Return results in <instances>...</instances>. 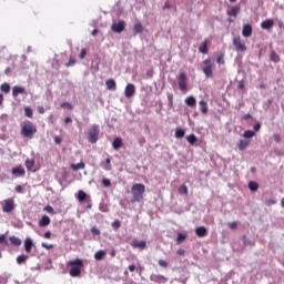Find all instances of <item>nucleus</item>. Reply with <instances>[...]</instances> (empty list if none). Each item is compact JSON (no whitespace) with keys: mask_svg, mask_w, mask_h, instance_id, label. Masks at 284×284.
I'll use <instances>...</instances> for the list:
<instances>
[{"mask_svg":"<svg viewBox=\"0 0 284 284\" xmlns=\"http://www.w3.org/2000/svg\"><path fill=\"white\" fill-rule=\"evenodd\" d=\"M19 94H28V93L26 92V88L19 87V85L13 87V88H12V97H13V99H17V97H18Z\"/></svg>","mask_w":284,"mask_h":284,"instance_id":"obj_11","label":"nucleus"},{"mask_svg":"<svg viewBox=\"0 0 284 284\" xmlns=\"http://www.w3.org/2000/svg\"><path fill=\"white\" fill-rule=\"evenodd\" d=\"M185 239H187V235L183 234V233H178V237H176V243L178 245H181V243L183 241H185Z\"/></svg>","mask_w":284,"mask_h":284,"instance_id":"obj_38","label":"nucleus"},{"mask_svg":"<svg viewBox=\"0 0 284 284\" xmlns=\"http://www.w3.org/2000/svg\"><path fill=\"white\" fill-rule=\"evenodd\" d=\"M237 223L236 222H231V223H229V227L231 229V230H236V227H237Z\"/></svg>","mask_w":284,"mask_h":284,"instance_id":"obj_57","label":"nucleus"},{"mask_svg":"<svg viewBox=\"0 0 284 284\" xmlns=\"http://www.w3.org/2000/svg\"><path fill=\"white\" fill-rule=\"evenodd\" d=\"M102 185L104 186V187H110L111 185H112V182L110 181V179H103L102 180Z\"/></svg>","mask_w":284,"mask_h":284,"instance_id":"obj_43","label":"nucleus"},{"mask_svg":"<svg viewBox=\"0 0 284 284\" xmlns=\"http://www.w3.org/2000/svg\"><path fill=\"white\" fill-rule=\"evenodd\" d=\"M91 233L94 234V236H99V234H101V231L97 226H93L91 229Z\"/></svg>","mask_w":284,"mask_h":284,"instance_id":"obj_47","label":"nucleus"},{"mask_svg":"<svg viewBox=\"0 0 284 284\" xmlns=\"http://www.w3.org/2000/svg\"><path fill=\"white\" fill-rule=\"evenodd\" d=\"M105 85L108 90H116V82L113 79L106 80Z\"/></svg>","mask_w":284,"mask_h":284,"instance_id":"obj_28","label":"nucleus"},{"mask_svg":"<svg viewBox=\"0 0 284 284\" xmlns=\"http://www.w3.org/2000/svg\"><path fill=\"white\" fill-rule=\"evenodd\" d=\"M24 165H26L27 170H32V168H34V159L26 160Z\"/></svg>","mask_w":284,"mask_h":284,"instance_id":"obj_37","label":"nucleus"},{"mask_svg":"<svg viewBox=\"0 0 284 284\" xmlns=\"http://www.w3.org/2000/svg\"><path fill=\"white\" fill-rule=\"evenodd\" d=\"M87 199H88V193H85V191L78 192V201L80 203H83V201H85Z\"/></svg>","mask_w":284,"mask_h":284,"instance_id":"obj_30","label":"nucleus"},{"mask_svg":"<svg viewBox=\"0 0 284 284\" xmlns=\"http://www.w3.org/2000/svg\"><path fill=\"white\" fill-rule=\"evenodd\" d=\"M41 247H44V250H52V247H54V245L53 244H48L45 242H42L41 243Z\"/></svg>","mask_w":284,"mask_h":284,"instance_id":"obj_45","label":"nucleus"},{"mask_svg":"<svg viewBox=\"0 0 284 284\" xmlns=\"http://www.w3.org/2000/svg\"><path fill=\"white\" fill-rule=\"evenodd\" d=\"M53 141L57 145H61V136L59 135L54 136Z\"/></svg>","mask_w":284,"mask_h":284,"instance_id":"obj_58","label":"nucleus"},{"mask_svg":"<svg viewBox=\"0 0 284 284\" xmlns=\"http://www.w3.org/2000/svg\"><path fill=\"white\" fill-rule=\"evenodd\" d=\"M14 210V199H7L2 201V212L10 214Z\"/></svg>","mask_w":284,"mask_h":284,"instance_id":"obj_7","label":"nucleus"},{"mask_svg":"<svg viewBox=\"0 0 284 284\" xmlns=\"http://www.w3.org/2000/svg\"><path fill=\"white\" fill-rule=\"evenodd\" d=\"M195 234L200 239H204V236H207V229L205 226H197L195 229Z\"/></svg>","mask_w":284,"mask_h":284,"instance_id":"obj_16","label":"nucleus"},{"mask_svg":"<svg viewBox=\"0 0 284 284\" xmlns=\"http://www.w3.org/2000/svg\"><path fill=\"white\" fill-rule=\"evenodd\" d=\"M110 163H111V160H110V158H108V159L104 161V165H106V166L104 168V170H110Z\"/></svg>","mask_w":284,"mask_h":284,"instance_id":"obj_56","label":"nucleus"},{"mask_svg":"<svg viewBox=\"0 0 284 284\" xmlns=\"http://www.w3.org/2000/svg\"><path fill=\"white\" fill-rule=\"evenodd\" d=\"M243 244L244 245H252V242L250 240H247V236L243 235Z\"/></svg>","mask_w":284,"mask_h":284,"instance_id":"obj_55","label":"nucleus"},{"mask_svg":"<svg viewBox=\"0 0 284 284\" xmlns=\"http://www.w3.org/2000/svg\"><path fill=\"white\" fill-rule=\"evenodd\" d=\"M50 223V216L43 215L39 222L40 227H47V225Z\"/></svg>","mask_w":284,"mask_h":284,"instance_id":"obj_26","label":"nucleus"},{"mask_svg":"<svg viewBox=\"0 0 284 284\" xmlns=\"http://www.w3.org/2000/svg\"><path fill=\"white\" fill-rule=\"evenodd\" d=\"M200 108H201V112L203 114H207V102H205L204 100L199 102Z\"/></svg>","mask_w":284,"mask_h":284,"instance_id":"obj_35","label":"nucleus"},{"mask_svg":"<svg viewBox=\"0 0 284 284\" xmlns=\"http://www.w3.org/2000/svg\"><path fill=\"white\" fill-rule=\"evenodd\" d=\"M183 136H185V130H183V129H176V130H175V138H176V139H183Z\"/></svg>","mask_w":284,"mask_h":284,"instance_id":"obj_39","label":"nucleus"},{"mask_svg":"<svg viewBox=\"0 0 284 284\" xmlns=\"http://www.w3.org/2000/svg\"><path fill=\"white\" fill-rule=\"evenodd\" d=\"M131 245H132V247H139L140 250H145V247H146L145 241H139V240H134L131 243Z\"/></svg>","mask_w":284,"mask_h":284,"instance_id":"obj_17","label":"nucleus"},{"mask_svg":"<svg viewBox=\"0 0 284 284\" xmlns=\"http://www.w3.org/2000/svg\"><path fill=\"white\" fill-rule=\"evenodd\" d=\"M173 99H174V95L172 93H168L169 105H173L174 104Z\"/></svg>","mask_w":284,"mask_h":284,"instance_id":"obj_49","label":"nucleus"},{"mask_svg":"<svg viewBox=\"0 0 284 284\" xmlns=\"http://www.w3.org/2000/svg\"><path fill=\"white\" fill-rule=\"evenodd\" d=\"M161 278L168 281V278H165V276L163 275L151 274L150 276V281H152L153 283H161Z\"/></svg>","mask_w":284,"mask_h":284,"instance_id":"obj_25","label":"nucleus"},{"mask_svg":"<svg viewBox=\"0 0 284 284\" xmlns=\"http://www.w3.org/2000/svg\"><path fill=\"white\" fill-rule=\"evenodd\" d=\"M253 130L254 132H258V130H261V123H255Z\"/></svg>","mask_w":284,"mask_h":284,"instance_id":"obj_61","label":"nucleus"},{"mask_svg":"<svg viewBox=\"0 0 284 284\" xmlns=\"http://www.w3.org/2000/svg\"><path fill=\"white\" fill-rule=\"evenodd\" d=\"M0 245H8V240L6 239V234L0 235Z\"/></svg>","mask_w":284,"mask_h":284,"instance_id":"obj_44","label":"nucleus"},{"mask_svg":"<svg viewBox=\"0 0 284 284\" xmlns=\"http://www.w3.org/2000/svg\"><path fill=\"white\" fill-rule=\"evenodd\" d=\"M119 227H121V221L114 220V221L112 222V229H113V230H119Z\"/></svg>","mask_w":284,"mask_h":284,"instance_id":"obj_42","label":"nucleus"},{"mask_svg":"<svg viewBox=\"0 0 284 284\" xmlns=\"http://www.w3.org/2000/svg\"><path fill=\"white\" fill-rule=\"evenodd\" d=\"M202 72L206 79H212V77H214V62H212V59L207 58L203 60Z\"/></svg>","mask_w":284,"mask_h":284,"instance_id":"obj_3","label":"nucleus"},{"mask_svg":"<svg viewBox=\"0 0 284 284\" xmlns=\"http://www.w3.org/2000/svg\"><path fill=\"white\" fill-rule=\"evenodd\" d=\"M45 212H48L49 214H52V212H54V209L50 205L44 207Z\"/></svg>","mask_w":284,"mask_h":284,"instance_id":"obj_59","label":"nucleus"},{"mask_svg":"<svg viewBox=\"0 0 284 284\" xmlns=\"http://www.w3.org/2000/svg\"><path fill=\"white\" fill-rule=\"evenodd\" d=\"M0 90L1 92H4V94L10 93V83L4 82L0 85Z\"/></svg>","mask_w":284,"mask_h":284,"instance_id":"obj_34","label":"nucleus"},{"mask_svg":"<svg viewBox=\"0 0 284 284\" xmlns=\"http://www.w3.org/2000/svg\"><path fill=\"white\" fill-rule=\"evenodd\" d=\"M113 150H120V148H123V140L121 138H115L112 142Z\"/></svg>","mask_w":284,"mask_h":284,"instance_id":"obj_19","label":"nucleus"},{"mask_svg":"<svg viewBox=\"0 0 284 284\" xmlns=\"http://www.w3.org/2000/svg\"><path fill=\"white\" fill-rule=\"evenodd\" d=\"M135 93H136V88L134 87V84L132 83L126 84L124 89V95L126 97V99H131V97H134Z\"/></svg>","mask_w":284,"mask_h":284,"instance_id":"obj_10","label":"nucleus"},{"mask_svg":"<svg viewBox=\"0 0 284 284\" xmlns=\"http://www.w3.org/2000/svg\"><path fill=\"white\" fill-rule=\"evenodd\" d=\"M32 247H34V242L32 241V239L27 237L24 240V251L30 254L32 252Z\"/></svg>","mask_w":284,"mask_h":284,"instance_id":"obj_15","label":"nucleus"},{"mask_svg":"<svg viewBox=\"0 0 284 284\" xmlns=\"http://www.w3.org/2000/svg\"><path fill=\"white\" fill-rule=\"evenodd\" d=\"M242 36L245 39H250L252 37V24H244L242 28Z\"/></svg>","mask_w":284,"mask_h":284,"instance_id":"obj_12","label":"nucleus"},{"mask_svg":"<svg viewBox=\"0 0 284 284\" xmlns=\"http://www.w3.org/2000/svg\"><path fill=\"white\" fill-rule=\"evenodd\" d=\"M233 45L237 52H246L247 47H245V43L241 42V37H235L233 39Z\"/></svg>","mask_w":284,"mask_h":284,"instance_id":"obj_9","label":"nucleus"},{"mask_svg":"<svg viewBox=\"0 0 284 284\" xmlns=\"http://www.w3.org/2000/svg\"><path fill=\"white\" fill-rule=\"evenodd\" d=\"M216 61H217L219 65H223L225 63L223 55L217 57Z\"/></svg>","mask_w":284,"mask_h":284,"instance_id":"obj_54","label":"nucleus"},{"mask_svg":"<svg viewBox=\"0 0 284 284\" xmlns=\"http://www.w3.org/2000/svg\"><path fill=\"white\" fill-rule=\"evenodd\" d=\"M131 194L133 195L131 203H141L143 194H145V185L141 183L133 184L131 187Z\"/></svg>","mask_w":284,"mask_h":284,"instance_id":"obj_1","label":"nucleus"},{"mask_svg":"<svg viewBox=\"0 0 284 284\" xmlns=\"http://www.w3.org/2000/svg\"><path fill=\"white\" fill-rule=\"evenodd\" d=\"M30 258V256H28V255H18V257H17V263H18V265H26V263L28 262V260Z\"/></svg>","mask_w":284,"mask_h":284,"instance_id":"obj_23","label":"nucleus"},{"mask_svg":"<svg viewBox=\"0 0 284 284\" xmlns=\"http://www.w3.org/2000/svg\"><path fill=\"white\" fill-rule=\"evenodd\" d=\"M68 266L71 267L69 270L70 276H72V278H78V276H81V267H83V260L77 258V260L70 261L68 263Z\"/></svg>","mask_w":284,"mask_h":284,"instance_id":"obj_2","label":"nucleus"},{"mask_svg":"<svg viewBox=\"0 0 284 284\" xmlns=\"http://www.w3.org/2000/svg\"><path fill=\"white\" fill-rule=\"evenodd\" d=\"M270 61H272L273 63H278V61H281V58L278 57V53L275 52L274 50H271Z\"/></svg>","mask_w":284,"mask_h":284,"instance_id":"obj_24","label":"nucleus"},{"mask_svg":"<svg viewBox=\"0 0 284 284\" xmlns=\"http://www.w3.org/2000/svg\"><path fill=\"white\" fill-rule=\"evenodd\" d=\"M261 28H262V30H272V28H274V20L266 19V20L262 21Z\"/></svg>","mask_w":284,"mask_h":284,"instance_id":"obj_13","label":"nucleus"},{"mask_svg":"<svg viewBox=\"0 0 284 284\" xmlns=\"http://www.w3.org/2000/svg\"><path fill=\"white\" fill-rule=\"evenodd\" d=\"M248 190L251 192H258V183H256L255 181L248 182Z\"/></svg>","mask_w":284,"mask_h":284,"instance_id":"obj_31","label":"nucleus"},{"mask_svg":"<svg viewBox=\"0 0 284 284\" xmlns=\"http://www.w3.org/2000/svg\"><path fill=\"white\" fill-rule=\"evenodd\" d=\"M9 241H10L11 245H16V246L21 245V239L17 237L14 235L10 236Z\"/></svg>","mask_w":284,"mask_h":284,"instance_id":"obj_32","label":"nucleus"},{"mask_svg":"<svg viewBox=\"0 0 284 284\" xmlns=\"http://www.w3.org/2000/svg\"><path fill=\"white\" fill-rule=\"evenodd\" d=\"M136 266L134 264L129 265V272H134Z\"/></svg>","mask_w":284,"mask_h":284,"instance_id":"obj_64","label":"nucleus"},{"mask_svg":"<svg viewBox=\"0 0 284 284\" xmlns=\"http://www.w3.org/2000/svg\"><path fill=\"white\" fill-rule=\"evenodd\" d=\"M77 61L73 58L69 59V62L67 63V68H72V65H75Z\"/></svg>","mask_w":284,"mask_h":284,"instance_id":"obj_48","label":"nucleus"},{"mask_svg":"<svg viewBox=\"0 0 284 284\" xmlns=\"http://www.w3.org/2000/svg\"><path fill=\"white\" fill-rule=\"evenodd\" d=\"M255 132L252 130L244 131L243 136L244 139H252L254 136Z\"/></svg>","mask_w":284,"mask_h":284,"instance_id":"obj_41","label":"nucleus"},{"mask_svg":"<svg viewBox=\"0 0 284 284\" xmlns=\"http://www.w3.org/2000/svg\"><path fill=\"white\" fill-rule=\"evenodd\" d=\"M158 264L160 265V267H168V262H165L164 260H159Z\"/></svg>","mask_w":284,"mask_h":284,"instance_id":"obj_53","label":"nucleus"},{"mask_svg":"<svg viewBox=\"0 0 284 284\" xmlns=\"http://www.w3.org/2000/svg\"><path fill=\"white\" fill-rule=\"evenodd\" d=\"M111 30L115 34H121V32L125 31V21L121 20V21H118V22H113L111 24Z\"/></svg>","mask_w":284,"mask_h":284,"instance_id":"obj_8","label":"nucleus"},{"mask_svg":"<svg viewBox=\"0 0 284 284\" xmlns=\"http://www.w3.org/2000/svg\"><path fill=\"white\" fill-rule=\"evenodd\" d=\"M16 192H18V194H21L23 192V186L17 185L16 186Z\"/></svg>","mask_w":284,"mask_h":284,"instance_id":"obj_62","label":"nucleus"},{"mask_svg":"<svg viewBox=\"0 0 284 284\" xmlns=\"http://www.w3.org/2000/svg\"><path fill=\"white\" fill-rule=\"evenodd\" d=\"M134 34H141L143 32V24L141 22H136L133 27Z\"/></svg>","mask_w":284,"mask_h":284,"instance_id":"obj_29","label":"nucleus"},{"mask_svg":"<svg viewBox=\"0 0 284 284\" xmlns=\"http://www.w3.org/2000/svg\"><path fill=\"white\" fill-rule=\"evenodd\" d=\"M179 192H180V194H187V186L181 185V186L179 187Z\"/></svg>","mask_w":284,"mask_h":284,"instance_id":"obj_46","label":"nucleus"},{"mask_svg":"<svg viewBox=\"0 0 284 284\" xmlns=\"http://www.w3.org/2000/svg\"><path fill=\"white\" fill-rule=\"evenodd\" d=\"M184 103H186V105H189V108H195L196 106V98H194L193 95H190L184 100Z\"/></svg>","mask_w":284,"mask_h":284,"instance_id":"obj_18","label":"nucleus"},{"mask_svg":"<svg viewBox=\"0 0 284 284\" xmlns=\"http://www.w3.org/2000/svg\"><path fill=\"white\" fill-rule=\"evenodd\" d=\"M94 258L95 261H103L105 258V251L103 250L97 251L94 254Z\"/></svg>","mask_w":284,"mask_h":284,"instance_id":"obj_27","label":"nucleus"},{"mask_svg":"<svg viewBox=\"0 0 284 284\" xmlns=\"http://www.w3.org/2000/svg\"><path fill=\"white\" fill-rule=\"evenodd\" d=\"M32 114H33L32 108L26 106L24 108V116H27L28 119H32Z\"/></svg>","mask_w":284,"mask_h":284,"instance_id":"obj_40","label":"nucleus"},{"mask_svg":"<svg viewBox=\"0 0 284 284\" xmlns=\"http://www.w3.org/2000/svg\"><path fill=\"white\" fill-rule=\"evenodd\" d=\"M266 205H276V200L271 199L266 202Z\"/></svg>","mask_w":284,"mask_h":284,"instance_id":"obj_63","label":"nucleus"},{"mask_svg":"<svg viewBox=\"0 0 284 284\" xmlns=\"http://www.w3.org/2000/svg\"><path fill=\"white\" fill-rule=\"evenodd\" d=\"M13 176H26V169L23 166H16L11 170Z\"/></svg>","mask_w":284,"mask_h":284,"instance_id":"obj_14","label":"nucleus"},{"mask_svg":"<svg viewBox=\"0 0 284 284\" xmlns=\"http://www.w3.org/2000/svg\"><path fill=\"white\" fill-rule=\"evenodd\" d=\"M85 54H88V50L81 49V52L79 54V59H85Z\"/></svg>","mask_w":284,"mask_h":284,"instance_id":"obj_50","label":"nucleus"},{"mask_svg":"<svg viewBox=\"0 0 284 284\" xmlns=\"http://www.w3.org/2000/svg\"><path fill=\"white\" fill-rule=\"evenodd\" d=\"M176 79L181 92H187V75H185V73H180Z\"/></svg>","mask_w":284,"mask_h":284,"instance_id":"obj_6","label":"nucleus"},{"mask_svg":"<svg viewBox=\"0 0 284 284\" xmlns=\"http://www.w3.org/2000/svg\"><path fill=\"white\" fill-rule=\"evenodd\" d=\"M251 141L250 140H240L237 142V148L239 150H241V152H243V150H245L247 148V145H250Z\"/></svg>","mask_w":284,"mask_h":284,"instance_id":"obj_22","label":"nucleus"},{"mask_svg":"<svg viewBox=\"0 0 284 284\" xmlns=\"http://www.w3.org/2000/svg\"><path fill=\"white\" fill-rule=\"evenodd\" d=\"M273 139H274L275 143H281V135L274 134Z\"/></svg>","mask_w":284,"mask_h":284,"instance_id":"obj_60","label":"nucleus"},{"mask_svg":"<svg viewBox=\"0 0 284 284\" xmlns=\"http://www.w3.org/2000/svg\"><path fill=\"white\" fill-rule=\"evenodd\" d=\"M62 108H65L67 110H72V104L70 102H63Z\"/></svg>","mask_w":284,"mask_h":284,"instance_id":"obj_52","label":"nucleus"},{"mask_svg":"<svg viewBox=\"0 0 284 284\" xmlns=\"http://www.w3.org/2000/svg\"><path fill=\"white\" fill-rule=\"evenodd\" d=\"M99 125L93 124L89 130V143H97V141H99Z\"/></svg>","mask_w":284,"mask_h":284,"instance_id":"obj_5","label":"nucleus"},{"mask_svg":"<svg viewBox=\"0 0 284 284\" xmlns=\"http://www.w3.org/2000/svg\"><path fill=\"white\" fill-rule=\"evenodd\" d=\"M199 52H201V54H207V40H205V41L199 47Z\"/></svg>","mask_w":284,"mask_h":284,"instance_id":"obj_33","label":"nucleus"},{"mask_svg":"<svg viewBox=\"0 0 284 284\" xmlns=\"http://www.w3.org/2000/svg\"><path fill=\"white\" fill-rule=\"evenodd\" d=\"M239 12H241V7H233L230 10H227L226 14L229 17H237Z\"/></svg>","mask_w":284,"mask_h":284,"instance_id":"obj_21","label":"nucleus"},{"mask_svg":"<svg viewBox=\"0 0 284 284\" xmlns=\"http://www.w3.org/2000/svg\"><path fill=\"white\" fill-rule=\"evenodd\" d=\"M21 134L27 139H32L34 134H37V126L31 122H28L22 126Z\"/></svg>","mask_w":284,"mask_h":284,"instance_id":"obj_4","label":"nucleus"},{"mask_svg":"<svg viewBox=\"0 0 284 284\" xmlns=\"http://www.w3.org/2000/svg\"><path fill=\"white\" fill-rule=\"evenodd\" d=\"M8 283V276L7 275H0V284Z\"/></svg>","mask_w":284,"mask_h":284,"instance_id":"obj_51","label":"nucleus"},{"mask_svg":"<svg viewBox=\"0 0 284 284\" xmlns=\"http://www.w3.org/2000/svg\"><path fill=\"white\" fill-rule=\"evenodd\" d=\"M84 168H85V163L83 162L71 164V169L74 170L75 172L79 170H83Z\"/></svg>","mask_w":284,"mask_h":284,"instance_id":"obj_36","label":"nucleus"},{"mask_svg":"<svg viewBox=\"0 0 284 284\" xmlns=\"http://www.w3.org/2000/svg\"><path fill=\"white\" fill-rule=\"evenodd\" d=\"M186 141L187 143H190V145H197L199 143V138H196L194 135V133L190 134V135H186Z\"/></svg>","mask_w":284,"mask_h":284,"instance_id":"obj_20","label":"nucleus"}]
</instances>
